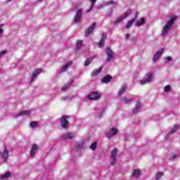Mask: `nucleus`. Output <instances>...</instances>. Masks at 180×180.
Masks as SVG:
<instances>
[{"mask_svg":"<svg viewBox=\"0 0 180 180\" xmlns=\"http://www.w3.org/2000/svg\"><path fill=\"white\" fill-rule=\"evenodd\" d=\"M129 37H130V35L129 34H127L125 35V39H129Z\"/></svg>","mask_w":180,"mask_h":180,"instance_id":"43","label":"nucleus"},{"mask_svg":"<svg viewBox=\"0 0 180 180\" xmlns=\"http://www.w3.org/2000/svg\"><path fill=\"white\" fill-rule=\"evenodd\" d=\"M91 61H92V58H91V59H87V60L85 61V63H84L85 67H88V65H89V64H91Z\"/></svg>","mask_w":180,"mask_h":180,"instance_id":"35","label":"nucleus"},{"mask_svg":"<svg viewBox=\"0 0 180 180\" xmlns=\"http://www.w3.org/2000/svg\"><path fill=\"white\" fill-rule=\"evenodd\" d=\"M82 18V9H79L77 11L76 15L74 18L75 23H79V22H81Z\"/></svg>","mask_w":180,"mask_h":180,"instance_id":"8","label":"nucleus"},{"mask_svg":"<svg viewBox=\"0 0 180 180\" xmlns=\"http://www.w3.org/2000/svg\"><path fill=\"white\" fill-rule=\"evenodd\" d=\"M41 1H43V0H39V2H41Z\"/></svg>","mask_w":180,"mask_h":180,"instance_id":"45","label":"nucleus"},{"mask_svg":"<svg viewBox=\"0 0 180 180\" xmlns=\"http://www.w3.org/2000/svg\"><path fill=\"white\" fill-rule=\"evenodd\" d=\"M90 2H91V7L89 10H87L86 12V13H89V12H91V11H92L95 4L96 3V0H90Z\"/></svg>","mask_w":180,"mask_h":180,"instance_id":"27","label":"nucleus"},{"mask_svg":"<svg viewBox=\"0 0 180 180\" xmlns=\"http://www.w3.org/2000/svg\"><path fill=\"white\" fill-rule=\"evenodd\" d=\"M105 40H106V34H103L102 39L98 44V47H100V49H102V47L105 46Z\"/></svg>","mask_w":180,"mask_h":180,"instance_id":"18","label":"nucleus"},{"mask_svg":"<svg viewBox=\"0 0 180 180\" xmlns=\"http://www.w3.org/2000/svg\"><path fill=\"white\" fill-rule=\"evenodd\" d=\"M40 74H41V69H37L34 70L31 77L30 82H34Z\"/></svg>","mask_w":180,"mask_h":180,"instance_id":"6","label":"nucleus"},{"mask_svg":"<svg viewBox=\"0 0 180 180\" xmlns=\"http://www.w3.org/2000/svg\"><path fill=\"white\" fill-rule=\"evenodd\" d=\"M72 64V61L68 62L65 65L61 67L60 71L62 72H65V71H67L68 68H70Z\"/></svg>","mask_w":180,"mask_h":180,"instance_id":"15","label":"nucleus"},{"mask_svg":"<svg viewBox=\"0 0 180 180\" xmlns=\"http://www.w3.org/2000/svg\"><path fill=\"white\" fill-rule=\"evenodd\" d=\"M122 101L127 104L130 103L133 101V98L125 96L122 98Z\"/></svg>","mask_w":180,"mask_h":180,"instance_id":"24","label":"nucleus"},{"mask_svg":"<svg viewBox=\"0 0 180 180\" xmlns=\"http://www.w3.org/2000/svg\"><path fill=\"white\" fill-rule=\"evenodd\" d=\"M171 60H172V58H171V57H169V56L165 58V60H166V61H171Z\"/></svg>","mask_w":180,"mask_h":180,"instance_id":"40","label":"nucleus"},{"mask_svg":"<svg viewBox=\"0 0 180 180\" xmlns=\"http://www.w3.org/2000/svg\"><path fill=\"white\" fill-rule=\"evenodd\" d=\"M101 71H102V68H99L98 69L94 70L93 72H91L92 77L98 75Z\"/></svg>","mask_w":180,"mask_h":180,"instance_id":"30","label":"nucleus"},{"mask_svg":"<svg viewBox=\"0 0 180 180\" xmlns=\"http://www.w3.org/2000/svg\"><path fill=\"white\" fill-rule=\"evenodd\" d=\"M141 174V172L139 169H134V171L132 172V175L135 178H137V177L140 176Z\"/></svg>","mask_w":180,"mask_h":180,"instance_id":"23","label":"nucleus"},{"mask_svg":"<svg viewBox=\"0 0 180 180\" xmlns=\"http://www.w3.org/2000/svg\"><path fill=\"white\" fill-rule=\"evenodd\" d=\"M144 23H146V19L144 18H141L139 20H138L136 22V26H143V25H144Z\"/></svg>","mask_w":180,"mask_h":180,"instance_id":"26","label":"nucleus"},{"mask_svg":"<svg viewBox=\"0 0 180 180\" xmlns=\"http://www.w3.org/2000/svg\"><path fill=\"white\" fill-rule=\"evenodd\" d=\"M141 108V103L137 102L136 107L133 110V113H138Z\"/></svg>","mask_w":180,"mask_h":180,"instance_id":"22","label":"nucleus"},{"mask_svg":"<svg viewBox=\"0 0 180 180\" xmlns=\"http://www.w3.org/2000/svg\"><path fill=\"white\" fill-rule=\"evenodd\" d=\"M117 128L112 127L110 129L108 132H106V137L107 139H110V137H113V136H116L117 134Z\"/></svg>","mask_w":180,"mask_h":180,"instance_id":"7","label":"nucleus"},{"mask_svg":"<svg viewBox=\"0 0 180 180\" xmlns=\"http://www.w3.org/2000/svg\"><path fill=\"white\" fill-rule=\"evenodd\" d=\"M103 113H105V110L102 111L101 115H98V117H102V115H103Z\"/></svg>","mask_w":180,"mask_h":180,"instance_id":"42","label":"nucleus"},{"mask_svg":"<svg viewBox=\"0 0 180 180\" xmlns=\"http://www.w3.org/2000/svg\"><path fill=\"white\" fill-rule=\"evenodd\" d=\"M39 147L37 146V144H34L32 147V149H31V152H30V155L31 157H33V155L34 154H36V153H37V150H38Z\"/></svg>","mask_w":180,"mask_h":180,"instance_id":"19","label":"nucleus"},{"mask_svg":"<svg viewBox=\"0 0 180 180\" xmlns=\"http://www.w3.org/2000/svg\"><path fill=\"white\" fill-rule=\"evenodd\" d=\"M101 98V94L98 91H93L89 95L88 98L92 101H96Z\"/></svg>","mask_w":180,"mask_h":180,"instance_id":"9","label":"nucleus"},{"mask_svg":"<svg viewBox=\"0 0 180 180\" xmlns=\"http://www.w3.org/2000/svg\"><path fill=\"white\" fill-rule=\"evenodd\" d=\"M131 13V10L130 9L127 10V11L124 14L119 16L116 19V20L114 21V25H117V23H120L122 20H124V19L127 18V16H129Z\"/></svg>","mask_w":180,"mask_h":180,"instance_id":"3","label":"nucleus"},{"mask_svg":"<svg viewBox=\"0 0 180 180\" xmlns=\"http://www.w3.org/2000/svg\"><path fill=\"white\" fill-rule=\"evenodd\" d=\"M136 22V18H133L132 20L128 21V22L126 25V29H130L131 26H133V23Z\"/></svg>","mask_w":180,"mask_h":180,"instance_id":"25","label":"nucleus"},{"mask_svg":"<svg viewBox=\"0 0 180 180\" xmlns=\"http://www.w3.org/2000/svg\"><path fill=\"white\" fill-rule=\"evenodd\" d=\"M95 27H96V22H94V23L92 24V25L90 26V27H89V29L86 31V33H85L86 36L90 35L91 33H92V32H94Z\"/></svg>","mask_w":180,"mask_h":180,"instance_id":"14","label":"nucleus"},{"mask_svg":"<svg viewBox=\"0 0 180 180\" xmlns=\"http://www.w3.org/2000/svg\"><path fill=\"white\" fill-rule=\"evenodd\" d=\"M179 157L178 155H173L171 160H176Z\"/></svg>","mask_w":180,"mask_h":180,"instance_id":"39","label":"nucleus"},{"mask_svg":"<svg viewBox=\"0 0 180 180\" xmlns=\"http://www.w3.org/2000/svg\"><path fill=\"white\" fill-rule=\"evenodd\" d=\"M82 47V41H78L77 43L76 50H79Z\"/></svg>","mask_w":180,"mask_h":180,"instance_id":"34","label":"nucleus"},{"mask_svg":"<svg viewBox=\"0 0 180 180\" xmlns=\"http://www.w3.org/2000/svg\"><path fill=\"white\" fill-rule=\"evenodd\" d=\"M162 176H164V173L159 172L157 174H156V180H160L161 179V178H162Z\"/></svg>","mask_w":180,"mask_h":180,"instance_id":"33","label":"nucleus"},{"mask_svg":"<svg viewBox=\"0 0 180 180\" xmlns=\"http://www.w3.org/2000/svg\"><path fill=\"white\" fill-rule=\"evenodd\" d=\"M117 154V148H114L111 151V155H110L111 165H115V164H116V161H117V159L116 158Z\"/></svg>","mask_w":180,"mask_h":180,"instance_id":"4","label":"nucleus"},{"mask_svg":"<svg viewBox=\"0 0 180 180\" xmlns=\"http://www.w3.org/2000/svg\"><path fill=\"white\" fill-rule=\"evenodd\" d=\"M176 19H178V17L176 15L171 18L170 20H169L163 27L161 36H167V34H168L171 27H172V25H174V22H175Z\"/></svg>","mask_w":180,"mask_h":180,"instance_id":"1","label":"nucleus"},{"mask_svg":"<svg viewBox=\"0 0 180 180\" xmlns=\"http://www.w3.org/2000/svg\"><path fill=\"white\" fill-rule=\"evenodd\" d=\"M171 91V86L167 85L165 87V92H169Z\"/></svg>","mask_w":180,"mask_h":180,"instance_id":"36","label":"nucleus"},{"mask_svg":"<svg viewBox=\"0 0 180 180\" xmlns=\"http://www.w3.org/2000/svg\"><path fill=\"white\" fill-rule=\"evenodd\" d=\"M177 130H179V125H174L169 132V134H174V133H175Z\"/></svg>","mask_w":180,"mask_h":180,"instance_id":"29","label":"nucleus"},{"mask_svg":"<svg viewBox=\"0 0 180 180\" xmlns=\"http://www.w3.org/2000/svg\"><path fill=\"white\" fill-rule=\"evenodd\" d=\"M32 113L31 110H23L20 112L18 114L14 115V117H20V116H29Z\"/></svg>","mask_w":180,"mask_h":180,"instance_id":"13","label":"nucleus"},{"mask_svg":"<svg viewBox=\"0 0 180 180\" xmlns=\"http://www.w3.org/2000/svg\"><path fill=\"white\" fill-rule=\"evenodd\" d=\"M91 150H96V143H94L90 146Z\"/></svg>","mask_w":180,"mask_h":180,"instance_id":"37","label":"nucleus"},{"mask_svg":"<svg viewBox=\"0 0 180 180\" xmlns=\"http://www.w3.org/2000/svg\"><path fill=\"white\" fill-rule=\"evenodd\" d=\"M111 79H112V77H110V75H107V76L104 77L101 81H102L103 84H109V82H110Z\"/></svg>","mask_w":180,"mask_h":180,"instance_id":"20","label":"nucleus"},{"mask_svg":"<svg viewBox=\"0 0 180 180\" xmlns=\"http://www.w3.org/2000/svg\"><path fill=\"white\" fill-rule=\"evenodd\" d=\"M164 53V49H160L159 51H158L153 56V60L154 62L155 61H158V60H160V58L161 57V56H162V53Z\"/></svg>","mask_w":180,"mask_h":180,"instance_id":"12","label":"nucleus"},{"mask_svg":"<svg viewBox=\"0 0 180 180\" xmlns=\"http://www.w3.org/2000/svg\"><path fill=\"white\" fill-rule=\"evenodd\" d=\"M1 157L4 161L8 160V158L9 157V151L6 148H4V153H1Z\"/></svg>","mask_w":180,"mask_h":180,"instance_id":"17","label":"nucleus"},{"mask_svg":"<svg viewBox=\"0 0 180 180\" xmlns=\"http://www.w3.org/2000/svg\"><path fill=\"white\" fill-rule=\"evenodd\" d=\"M71 84H72V82H68L67 84H65L63 88H62V91H67V89H68V88H70L71 86Z\"/></svg>","mask_w":180,"mask_h":180,"instance_id":"32","label":"nucleus"},{"mask_svg":"<svg viewBox=\"0 0 180 180\" xmlns=\"http://www.w3.org/2000/svg\"><path fill=\"white\" fill-rule=\"evenodd\" d=\"M39 127V122H32L30 123V127H32V129H36V127Z\"/></svg>","mask_w":180,"mask_h":180,"instance_id":"31","label":"nucleus"},{"mask_svg":"<svg viewBox=\"0 0 180 180\" xmlns=\"http://www.w3.org/2000/svg\"><path fill=\"white\" fill-rule=\"evenodd\" d=\"M153 79H154V73L150 72L140 81V84L141 85H146V84L152 82Z\"/></svg>","mask_w":180,"mask_h":180,"instance_id":"2","label":"nucleus"},{"mask_svg":"<svg viewBox=\"0 0 180 180\" xmlns=\"http://www.w3.org/2000/svg\"><path fill=\"white\" fill-rule=\"evenodd\" d=\"M110 5H111L112 6H117V2H115L112 0L107 1L104 2L103 4H101V6H99L98 7H97V9H101L105 6H109Z\"/></svg>","mask_w":180,"mask_h":180,"instance_id":"5","label":"nucleus"},{"mask_svg":"<svg viewBox=\"0 0 180 180\" xmlns=\"http://www.w3.org/2000/svg\"><path fill=\"white\" fill-rule=\"evenodd\" d=\"M113 52L112 50L109 49V48H107V57H108V61H110L113 60Z\"/></svg>","mask_w":180,"mask_h":180,"instance_id":"16","label":"nucleus"},{"mask_svg":"<svg viewBox=\"0 0 180 180\" xmlns=\"http://www.w3.org/2000/svg\"><path fill=\"white\" fill-rule=\"evenodd\" d=\"M68 117L67 115H63L60 118V124L63 129H66V127H68V120H67Z\"/></svg>","mask_w":180,"mask_h":180,"instance_id":"11","label":"nucleus"},{"mask_svg":"<svg viewBox=\"0 0 180 180\" xmlns=\"http://www.w3.org/2000/svg\"><path fill=\"white\" fill-rule=\"evenodd\" d=\"M12 0H7V2H11Z\"/></svg>","mask_w":180,"mask_h":180,"instance_id":"44","label":"nucleus"},{"mask_svg":"<svg viewBox=\"0 0 180 180\" xmlns=\"http://www.w3.org/2000/svg\"><path fill=\"white\" fill-rule=\"evenodd\" d=\"M126 89H127V86L126 84H123L118 91V95H123L126 92Z\"/></svg>","mask_w":180,"mask_h":180,"instance_id":"21","label":"nucleus"},{"mask_svg":"<svg viewBox=\"0 0 180 180\" xmlns=\"http://www.w3.org/2000/svg\"><path fill=\"white\" fill-rule=\"evenodd\" d=\"M75 134L71 133V132H68L65 134H63L61 136V139L62 140H70L71 139H74L75 137Z\"/></svg>","mask_w":180,"mask_h":180,"instance_id":"10","label":"nucleus"},{"mask_svg":"<svg viewBox=\"0 0 180 180\" xmlns=\"http://www.w3.org/2000/svg\"><path fill=\"white\" fill-rule=\"evenodd\" d=\"M9 176H11V172H7L6 173L1 176V179H8Z\"/></svg>","mask_w":180,"mask_h":180,"instance_id":"28","label":"nucleus"},{"mask_svg":"<svg viewBox=\"0 0 180 180\" xmlns=\"http://www.w3.org/2000/svg\"><path fill=\"white\" fill-rule=\"evenodd\" d=\"M2 27H4V24H0V36L4 33V29Z\"/></svg>","mask_w":180,"mask_h":180,"instance_id":"38","label":"nucleus"},{"mask_svg":"<svg viewBox=\"0 0 180 180\" xmlns=\"http://www.w3.org/2000/svg\"><path fill=\"white\" fill-rule=\"evenodd\" d=\"M5 53H6V51H3L0 52V58H1V57H2V56H4V54H5Z\"/></svg>","mask_w":180,"mask_h":180,"instance_id":"41","label":"nucleus"}]
</instances>
